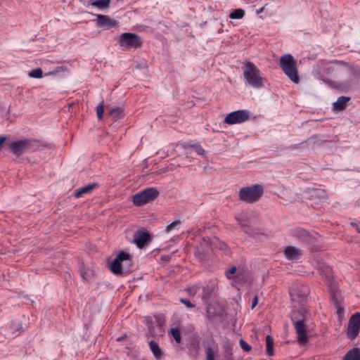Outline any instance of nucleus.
Returning <instances> with one entry per match:
<instances>
[{"instance_id":"3","label":"nucleus","mask_w":360,"mask_h":360,"mask_svg":"<svg viewBox=\"0 0 360 360\" xmlns=\"http://www.w3.org/2000/svg\"><path fill=\"white\" fill-rule=\"evenodd\" d=\"M8 146L13 154L20 156L24 153L38 150L39 143L36 139H20L9 141Z\"/></svg>"},{"instance_id":"29","label":"nucleus","mask_w":360,"mask_h":360,"mask_svg":"<svg viewBox=\"0 0 360 360\" xmlns=\"http://www.w3.org/2000/svg\"><path fill=\"white\" fill-rule=\"evenodd\" d=\"M200 283H196L195 285L188 286L186 288V291H187V292L188 293L189 295L194 296L195 295H196L198 293V292L200 290Z\"/></svg>"},{"instance_id":"11","label":"nucleus","mask_w":360,"mask_h":360,"mask_svg":"<svg viewBox=\"0 0 360 360\" xmlns=\"http://www.w3.org/2000/svg\"><path fill=\"white\" fill-rule=\"evenodd\" d=\"M96 18L94 20L96 25L98 27H102L104 30H109L119 25V22L111 18L109 15L97 14Z\"/></svg>"},{"instance_id":"10","label":"nucleus","mask_w":360,"mask_h":360,"mask_svg":"<svg viewBox=\"0 0 360 360\" xmlns=\"http://www.w3.org/2000/svg\"><path fill=\"white\" fill-rule=\"evenodd\" d=\"M291 235L300 243L304 244L311 245L315 243V237L310 234L307 231L301 228L292 229L291 231Z\"/></svg>"},{"instance_id":"1","label":"nucleus","mask_w":360,"mask_h":360,"mask_svg":"<svg viewBox=\"0 0 360 360\" xmlns=\"http://www.w3.org/2000/svg\"><path fill=\"white\" fill-rule=\"evenodd\" d=\"M243 77L245 83L255 89L264 87L266 82V78L261 76L259 68L250 61L245 63Z\"/></svg>"},{"instance_id":"17","label":"nucleus","mask_w":360,"mask_h":360,"mask_svg":"<svg viewBox=\"0 0 360 360\" xmlns=\"http://www.w3.org/2000/svg\"><path fill=\"white\" fill-rule=\"evenodd\" d=\"M350 100L349 97L347 96H340L338 100L333 103V109L335 111H342L346 108L347 103Z\"/></svg>"},{"instance_id":"35","label":"nucleus","mask_w":360,"mask_h":360,"mask_svg":"<svg viewBox=\"0 0 360 360\" xmlns=\"http://www.w3.org/2000/svg\"><path fill=\"white\" fill-rule=\"evenodd\" d=\"M240 345L245 352H250L252 349V347L248 344L243 339L240 340Z\"/></svg>"},{"instance_id":"18","label":"nucleus","mask_w":360,"mask_h":360,"mask_svg":"<svg viewBox=\"0 0 360 360\" xmlns=\"http://www.w3.org/2000/svg\"><path fill=\"white\" fill-rule=\"evenodd\" d=\"M342 65L345 66V69H343V72L345 70L352 77V79L359 80L360 79V68L357 67H352L348 65L346 63H341Z\"/></svg>"},{"instance_id":"12","label":"nucleus","mask_w":360,"mask_h":360,"mask_svg":"<svg viewBox=\"0 0 360 360\" xmlns=\"http://www.w3.org/2000/svg\"><path fill=\"white\" fill-rule=\"evenodd\" d=\"M309 292L308 286L302 284H295L290 290V295L293 299L295 297L304 299L309 295Z\"/></svg>"},{"instance_id":"14","label":"nucleus","mask_w":360,"mask_h":360,"mask_svg":"<svg viewBox=\"0 0 360 360\" xmlns=\"http://www.w3.org/2000/svg\"><path fill=\"white\" fill-rule=\"evenodd\" d=\"M285 257L288 260H297L302 256V250L294 246L289 245L285 247L283 251Z\"/></svg>"},{"instance_id":"28","label":"nucleus","mask_w":360,"mask_h":360,"mask_svg":"<svg viewBox=\"0 0 360 360\" xmlns=\"http://www.w3.org/2000/svg\"><path fill=\"white\" fill-rule=\"evenodd\" d=\"M28 76L30 77L39 79L43 77V71L40 68L33 69L28 73Z\"/></svg>"},{"instance_id":"23","label":"nucleus","mask_w":360,"mask_h":360,"mask_svg":"<svg viewBox=\"0 0 360 360\" xmlns=\"http://www.w3.org/2000/svg\"><path fill=\"white\" fill-rule=\"evenodd\" d=\"M169 335L172 336L177 345L181 342V335L179 328H172L169 331Z\"/></svg>"},{"instance_id":"34","label":"nucleus","mask_w":360,"mask_h":360,"mask_svg":"<svg viewBox=\"0 0 360 360\" xmlns=\"http://www.w3.org/2000/svg\"><path fill=\"white\" fill-rule=\"evenodd\" d=\"M212 290L209 286L203 287L202 288V299H208L212 293Z\"/></svg>"},{"instance_id":"32","label":"nucleus","mask_w":360,"mask_h":360,"mask_svg":"<svg viewBox=\"0 0 360 360\" xmlns=\"http://www.w3.org/2000/svg\"><path fill=\"white\" fill-rule=\"evenodd\" d=\"M155 322L159 327H162L165 323V317L164 314H159L154 316Z\"/></svg>"},{"instance_id":"41","label":"nucleus","mask_w":360,"mask_h":360,"mask_svg":"<svg viewBox=\"0 0 360 360\" xmlns=\"http://www.w3.org/2000/svg\"><path fill=\"white\" fill-rule=\"evenodd\" d=\"M337 313L339 316L342 315L344 313V309L340 306L337 307Z\"/></svg>"},{"instance_id":"43","label":"nucleus","mask_w":360,"mask_h":360,"mask_svg":"<svg viewBox=\"0 0 360 360\" xmlns=\"http://www.w3.org/2000/svg\"><path fill=\"white\" fill-rule=\"evenodd\" d=\"M5 141H6V137L5 136H0V147L1 148V146L4 144Z\"/></svg>"},{"instance_id":"6","label":"nucleus","mask_w":360,"mask_h":360,"mask_svg":"<svg viewBox=\"0 0 360 360\" xmlns=\"http://www.w3.org/2000/svg\"><path fill=\"white\" fill-rule=\"evenodd\" d=\"M159 195V191L154 187H149L133 196L132 202L136 206H142L155 200Z\"/></svg>"},{"instance_id":"5","label":"nucleus","mask_w":360,"mask_h":360,"mask_svg":"<svg viewBox=\"0 0 360 360\" xmlns=\"http://www.w3.org/2000/svg\"><path fill=\"white\" fill-rule=\"evenodd\" d=\"M264 193V188L262 185L255 184L250 186L241 188L238 191V198L240 200L254 203L259 200Z\"/></svg>"},{"instance_id":"2","label":"nucleus","mask_w":360,"mask_h":360,"mask_svg":"<svg viewBox=\"0 0 360 360\" xmlns=\"http://www.w3.org/2000/svg\"><path fill=\"white\" fill-rule=\"evenodd\" d=\"M133 268L132 257L130 254L120 250L115 260L110 264V269L114 274H127L131 271Z\"/></svg>"},{"instance_id":"4","label":"nucleus","mask_w":360,"mask_h":360,"mask_svg":"<svg viewBox=\"0 0 360 360\" xmlns=\"http://www.w3.org/2000/svg\"><path fill=\"white\" fill-rule=\"evenodd\" d=\"M279 65L286 76L295 84L300 82L297 63L291 54L282 56L279 60Z\"/></svg>"},{"instance_id":"40","label":"nucleus","mask_w":360,"mask_h":360,"mask_svg":"<svg viewBox=\"0 0 360 360\" xmlns=\"http://www.w3.org/2000/svg\"><path fill=\"white\" fill-rule=\"evenodd\" d=\"M323 81L325 82L326 83L328 84L331 86H333V87L335 86L336 82L334 81H332L330 79H323Z\"/></svg>"},{"instance_id":"37","label":"nucleus","mask_w":360,"mask_h":360,"mask_svg":"<svg viewBox=\"0 0 360 360\" xmlns=\"http://www.w3.org/2000/svg\"><path fill=\"white\" fill-rule=\"evenodd\" d=\"M236 267L235 266L231 267L226 272V276L228 278L231 279L233 278V274H234L236 272Z\"/></svg>"},{"instance_id":"33","label":"nucleus","mask_w":360,"mask_h":360,"mask_svg":"<svg viewBox=\"0 0 360 360\" xmlns=\"http://www.w3.org/2000/svg\"><path fill=\"white\" fill-rule=\"evenodd\" d=\"M206 360H215L214 351L210 346L206 349Z\"/></svg>"},{"instance_id":"22","label":"nucleus","mask_w":360,"mask_h":360,"mask_svg":"<svg viewBox=\"0 0 360 360\" xmlns=\"http://www.w3.org/2000/svg\"><path fill=\"white\" fill-rule=\"evenodd\" d=\"M110 1L111 0H91L89 4L99 10H105L109 8Z\"/></svg>"},{"instance_id":"25","label":"nucleus","mask_w":360,"mask_h":360,"mask_svg":"<svg viewBox=\"0 0 360 360\" xmlns=\"http://www.w3.org/2000/svg\"><path fill=\"white\" fill-rule=\"evenodd\" d=\"M122 109L120 107L114 106L110 110V115L115 120H118L122 117Z\"/></svg>"},{"instance_id":"30","label":"nucleus","mask_w":360,"mask_h":360,"mask_svg":"<svg viewBox=\"0 0 360 360\" xmlns=\"http://www.w3.org/2000/svg\"><path fill=\"white\" fill-rule=\"evenodd\" d=\"M96 115L98 117V119L99 120H101L103 117L104 113V102L102 101L100 103L96 108Z\"/></svg>"},{"instance_id":"26","label":"nucleus","mask_w":360,"mask_h":360,"mask_svg":"<svg viewBox=\"0 0 360 360\" xmlns=\"http://www.w3.org/2000/svg\"><path fill=\"white\" fill-rule=\"evenodd\" d=\"M245 15V11L242 8H238L232 11L229 14L231 19H241Z\"/></svg>"},{"instance_id":"20","label":"nucleus","mask_w":360,"mask_h":360,"mask_svg":"<svg viewBox=\"0 0 360 360\" xmlns=\"http://www.w3.org/2000/svg\"><path fill=\"white\" fill-rule=\"evenodd\" d=\"M150 351L157 359L162 357V351L159 345L155 340H150L148 343Z\"/></svg>"},{"instance_id":"7","label":"nucleus","mask_w":360,"mask_h":360,"mask_svg":"<svg viewBox=\"0 0 360 360\" xmlns=\"http://www.w3.org/2000/svg\"><path fill=\"white\" fill-rule=\"evenodd\" d=\"M250 120V112L248 110H239L226 115L224 122L229 124H238L244 123Z\"/></svg>"},{"instance_id":"36","label":"nucleus","mask_w":360,"mask_h":360,"mask_svg":"<svg viewBox=\"0 0 360 360\" xmlns=\"http://www.w3.org/2000/svg\"><path fill=\"white\" fill-rule=\"evenodd\" d=\"M191 147H193L195 149V152L198 155H202L205 153V150L202 148L201 146H200L198 144L192 145Z\"/></svg>"},{"instance_id":"45","label":"nucleus","mask_w":360,"mask_h":360,"mask_svg":"<svg viewBox=\"0 0 360 360\" xmlns=\"http://www.w3.org/2000/svg\"><path fill=\"white\" fill-rule=\"evenodd\" d=\"M264 6L261 8L260 12L264 10Z\"/></svg>"},{"instance_id":"44","label":"nucleus","mask_w":360,"mask_h":360,"mask_svg":"<svg viewBox=\"0 0 360 360\" xmlns=\"http://www.w3.org/2000/svg\"><path fill=\"white\" fill-rule=\"evenodd\" d=\"M82 276L84 278L86 279V278L84 276V274H83L82 273Z\"/></svg>"},{"instance_id":"9","label":"nucleus","mask_w":360,"mask_h":360,"mask_svg":"<svg viewBox=\"0 0 360 360\" xmlns=\"http://www.w3.org/2000/svg\"><path fill=\"white\" fill-rule=\"evenodd\" d=\"M120 44L121 46L127 48H139L142 44L141 37L130 32H124L120 37Z\"/></svg>"},{"instance_id":"39","label":"nucleus","mask_w":360,"mask_h":360,"mask_svg":"<svg viewBox=\"0 0 360 360\" xmlns=\"http://www.w3.org/2000/svg\"><path fill=\"white\" fill-rule=\"evenodd\" d=\"M257 303H258V297H257V295H255L252 300L251 308L252 309L255 308L256 307V305L257 304Z\"/></svg>"},{"instance_id":"38","label":"nucleus","mask_w":360,"mask_h":360,"mask_svg":"<svg viewBox=\"0 0 360 360\" xmlns=\"http://www.w3.org/2000/svg\"><path fill=\"white\" fill-rule=\"evenodd\" d=\"M180 302L186 305L188 308H193L195 307V305L192 304L188 299L181 298Z\"/></svg>"},{"instance_id":"13","label":"nucleus","mask_w":360,"mask_h":360,"mask_svg":"<svg viewBox=\"0 0 360 360\" xmlns=\"http://www.w3.org/2000/svg\"><path fill=\"white\" fill-rule=\"evenodd\" d=\"M295 331L297 335V341L300 343L304 344L307 341V326L304 323V321L298 320L295 321Z\"/></svg>"},{"instance_id":"8","label":"nucleus","mask_w":360,"mask_h":360,"mask_svg":"<svg viewBox=\"0 0 360 360\" xmlns=\"http://www.w3.org/2000/svg\"><path fill=\"white\" fill-rule=\"evenodd\" d=\"M360 331V312H356L349 319L348 326L346 331L347 337L354 340Z\"/></svg>"},{"instance_id":"16","label":"nucleus","mask_w":360,"mask_h":360,"mask_svg":"<svg viewBox=\"0 0 360 360\" xmlns=\"http://www.w3.org/2000/svg\"><path fill=\"white\" fill-rule=\"evenodd\" d=\"M98 186L97 184H89L82 187H79L74 191V195L76 198H81L84 194L91 193Z\"/></svg>"},{"instance_id":"19","label":"nucleus","mask_w":360,"mask_h":360,"mask_svg":"<svg viewBox=\"0 0 360 360\" xmlns=\"http://www.w3.org/2000/svg\"><path fill=\"white\" fill-rule=\"evenodd\" d=\"M341 63H342V61L339 62L336 60L332 61L330 63V65L325 68V70H324L325 73L330 75L333 72L338 73V74L342 72L343 68H342L339 66V65H342Z\"/></svg>"},{"instance_id":"42","label":"nucleus","mask_w":360,"mask_h":360,"mask_svg":"<svg viewBox=\"0 0 360 360\" xmlns=\"http://www.w3.org/2000/svg\"><path fill=\"white\" fill-rule=\"evenodd\" d=\"M238 220L239 223L242 226H245L246 225L245 220L243 219V217L238 218Z\"/></svg>"},{"instance_id":"24","label":"nucleus","mask_w":360,"mask_h":360,"mask_svg":"<svg viewBox=\"0 0 360 360\" xmlns=\"http://www.w3.org/2000/svg\"><path fill=\"white\" fill-rule=\"evenodd\" d=\"M266 351L268 355H274V339L269 335L266 337Z\"/></svg>"},{"instance_id":"31","label":"nucleus","mask_w":360,"mask_h":360,"mask_svg":"<svg viewBox=\"0 0 360 360\" xmlns=\"http://www.w3.org/2000/svg\"><path fill=\"white\" fill-rule=\"evenodd\" d=\"M180 223H181L180 220H175V221H172V223H170L169 225H167L166 226V229H165L166 232L169 233L170 231H172L174 229H178Z\"/></svg>"},{"instance_id":"15","label":"nucleus","mask_w":360,"mask_h":360,"mask_svg":"<svg viewBox=\"0 0 360 360\" xmlns=\"http://www.w3.org/2000/svg\"><path fill=\"white\" fill-rule=\"evenodd\" d=\"M150 235L148 233L143 231H137L134 236L133 242L139 248H142L146 245V242L149 240Z\"/></svg>"},{"instance_id":"21","label":"nucleus","mask_w":360,"mask_h":360,"mask_svg":"<svg viewBox=\"0 0 360 360\" xmlns=\"http://www.w3.org/2000/svg\"><path fill=\"white\" fill-rule=\"evenodd\" d=\"M342 360H360V349L354 347L343 356Z\"/></svg>"},{"instance_id":"27","label":"nucleus","mask_w":360,"mask_h":360,"mask_svg":"<svg viewBox=\"0 0 360 360\" xmlns=\"http://www.w3.org/2000/svg\"><path fill=\"white\" fill-rule=\"evenodd\" d=\"M319 270L322 276H325L328 278L332 276V269L328 266L323 265L319 267Z\"/></svg>"}]
</instances>
